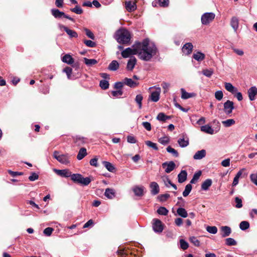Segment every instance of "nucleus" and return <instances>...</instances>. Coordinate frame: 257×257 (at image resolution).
I'll return each mask as SVG.
<instances>
[{
    "label": "nucleus",
    "instance_id": "f257e3e1",
    "mask_svg": "<svg viewBox=\"0 0 257 257\" xmlns=\"http://www.w3.org/2000/svg\"><path fill=\"white\" fill-rule=\"evenodd\" d=\"M157 52L156 46L154 43H150L148 39L138 42V55L141 59L149 61L156 55Z\"/></svg>",
    "mask_w": 257,
    "mask_h": 257
},
{
    "label": "nucleus",
    "instance_id": "f03ea898",
    "mask_svg": "<svg viewBox=\"0 0 257 257\" xmlns=\"http://www.w3.org/2000/svg\"><path fill=\"white\" fill-rule=\"evenodd\" d=\"M54 172L59 176L68 178L71 177V180L75 183L81 184L83 186L88 185L91 181L90 177L84 178L80 174H71L68 169L57 170L54 169Z\"/></svg>",
    "mask_w": 257,
    "mask_h": 257
},
{
    "label": "nucleus",
    "instance_id": "7ed1b4c3",
    "mask_svg": "<svg viewBox=\"0 0 257 257\" xmlns=\"http://www.w3.org/2000/svg\"><path fill=\"white\" fill-rule=\"evenodd\" d=\"M116 39L119 43H127L131 40L130 33L125 29L119 30L116 33Z\"/></svg>",
    "mask_w": 257,
    "mask_h": 257
},
{
    "label": "nucleus",
    "instance_id": "20e7f679",
    "mask_svg": "<svg viewBox=\"0 0 257 257\" xmlns=\"http://www.w3.org/2000/svg\"><path fill=\"white\" fill-rule=\"evenodd\" d=\"M53 157L59 162L62 164L67 165L70 163V156L68 154L59 155L58 151H54Z\"/></svg>",
    "mask_w": 257,
    "mask_h": 257
},
{
    "label": "nucleus",
    "instance_id": "39448f33",
    "mask_svg": "<svg viewBox=\"0 0 257 257\" xmlns=\"http://www.w3.org/2000/svg\"><path fill=\"white\" fill-rule=\"evenodd\" d=\"M214 123L216 122L218 124V126L216 128L215 130H214L211 126L209 124L202 125L200 127V130L202 132L205 133L209 135H213L217 133L220 130V123L217 120L213 121Z\"/></svg>",
    "mask_w": 257,
    "mask_h": 257
},
{
    "label": "nucleus",
    "instance_id": "423d86ee",
    "mask_svg": "<svg viewBox=\"0 0 257 257\" xmlns=\"http://www.w3.org/2000/svg\"><path fill=\"white\" fill-rule=\"evenodd\" d=\"M136 54H138V42L136 43L132 48H127L121 52V55L123 58H127Z\"/></svg>",
    "mask_w": 257,
    "mask_h": 257
},
{
    "label": "nucleus",
    "instance_id": "0eeeda50",
    "mask_svg": "<svg viewBox=\"0 0 257 257\" xmlns=\"http://www.w3.org/2000/svg\"><path fill=\"white\" fill-rule=\"evenodd\" d=\"M52 15L57 19H59L62 17H64L66 18L72 22H74V20L73 18L70 17V16L66 15L64 12L60 11L58 9H53L51 10Z\"/></svg>",
    "mask_w": 257,
    "mask_h": 257
},
{
    "label": "nucleus",
    "instance_id": "6e6552de",
    "mask_svg": "<svg viewBox=\"0 0 257 257\" xmlns=\"http://www.w3.org/2000/svg\"><path fill=\"white\" fill-rule=\"evenodd\" d=\"M215 18V14L213 13H206L201 17V23L203 25H207Z\"/></svg>",
    "mask_w": 257,
    "mask_h": 257
},
{
    "label": "nucleus",
    "instance_id": "1a4fd4ad",
    "mask_svg": "<svg viewBox=\"0 0 257 257\" xmlns=\"http://www.w3.org/2000/svg\"><path fill=\"white\" fill-rule=\"evenodd\" d=\"M234 108V103L232 101L228 100L224 103L223 109L226 114L229 115L231 114Z\"/></svg>",
    "mask_w": 257,
    "mask_h": 257
},
{
    "label": "nucleus",
    "instance_id": "9d476101",
    "mask_svg": "<svg viewBox=\"0 0 257 257\" xmlns=\"http://www.w3.org/2000/svg\"><path fill=\"white\" fill-rule=\"evenodd\" d=\"M176 165L173 161L166 162L162 164V167L165 169V172L169 173L174 170Z\"/></svg>",
    "mask_w": 257,
    "mask_h": 257
},
{
    "label": "nucleus",
    "instance_id": "9b49d317",
    "mask_svg": "<svg viewBox=\"0 0 257 257\" xmlns=\"http://www.w3.org/2000/svg\"><path fill=\"white\" fill-rule=\"evenodd\" d=\"M153 223V228L156 232H161L163 230L162 222L158 219H154Z\"/></svg>",
    "mask_w": 257,
    "mask_h": 257
},
{
    "label": "nucleus",
    "instance_id": "f8f14e48",
    "mask_svg": "<svg viewBox=\"0 0 257 257\" xmlns=\"http://www.w3.org/2000/svg\"><path fill=\"white\" fill-rule=\"evenodd\" d=\"M132 190L137 196L141 197L144 195L145 187L143 186H135Z\"/></svg>",
    "mask_w": 257,
    "mask_h": 257
},
{
    "label": "nucleus",
    "instance_id": "ddd939ff",
    "mask_svg": "<svg viewBox=\"0 0 257 257\" xmlns=\"http://www.w3.org/2000/svg\"><path fill=\"white\" fill-rule=\"evenodd\" d=\"M161 88H156V90L153 91L150 95V99L153 102H157L160 98V94L161 93Z\"/></svg>",
    "mask_w": 257,
    "mask_h": 257
},
{
    "label": "nucleus",
    "instance_id": "4468645a",
    "mask_svg": "<svg viewBox=\"0 0 257 257\" xmlns=\"http://www.w3.org/2000/svg\"><path fill=\"white\" fill-rule=\"evenodd\" d=\"M59 27L60 29H63L69 36L70 38H77L78 37V34L75 31L69 29L67 27L62 25H59Z\"/></svg>",
    "mask_w": 257,
    "mask_h": 257
},
{
    "label": "nucleus",
    "instance_id": "2eb2a0df",
    "mask_svg": "<svg viewBox=\"0 0 257 257\" xmlns=\"http://www.w3.org/2000/svg\"><path fill=\"white\" fill-rule=\"evenodd\" d=\"M151 193L153 195H156L159 193L160 188L158 183L156 182H152L150 184Z\"/></svg>",
    "mask_w": 257,
    "mask_h": 257
},
{
    "label": "nucleus",
    "instance_id": "dca6fc26",
    "mask_svg": "<svg viewBox=\"0 0 257 257\" xmlns=\"http://www.w3.org/2000/svg\"><path fill=\"white\" fill-rule=\"evenodd\" d=\"M230 25L233 29L235 33H237V31L239 27V20L236 17H232L230 20Z\"/></svg>",
    "mask_w": 257,
    "mask_h": 257
},
{
    "label": "nucleus",
    "instance_id": "f3484780",
    "mask_svg": "<svg viewBox=\"0 0 257 257\" xmlns=\"http://www.w3.org/2000/svg\"><path fill=\"white\" fill-rule=\"evenodd\" d=\"M125 8L127 11L133 12L137 9L136 2L127 0L125 3Z\"/></svg>",
    "mask_w": 257,
    "mask_h": 257
},
{
    "label": "nucleus",
    "instance_id": "a211bd4d",
    "mask_svg": "<svg viewBox=\"0 0 257 257\" xmlns=\"http://www.w3.org/2000/svg\"><path fill=\"white\" fill-rule=\"evenodd\" d=\"M248 94L250 100H254L255 99V95H257V87H251L248 90Z\"/></svg>",
    "mask_w": 257,
    "mask_h": 257
},
{
    "label": "nucleus",
    "instance_id": "6ab92c4d",
    "mask_svg": "<svg viewBox=\"0 0 257 257\" xmlns=\"http://www.w3.org/2000/svg\"><path fill=\"white\" fill-rule=\"evenodd\" d=\"M136 58L134 57H131L127 62L126 65V69L128 71H132L134 68L136 64Z\"/></svg>",
    "mask_w": 257,
    "mask_h": 257
},
{
    "label": "nucleus",
    "instance_id": "aec40b11",
    "mask_svg": "<svg viewBox=\"0 0 257 257\" xmlns=\"http://www.w3.org/2000/svg\"><path fill=\"white\" fill-rule=\"evenodd\" d=\"M193 49V45L191 43H186L182 48V52L186 55L191 53Z\"/></svg>",
    "mask_w": 257,
    "mask_h": 257
},
{
    "label": "nucleus",
    "instance_id": "412c9836",
    "mask_svg": "<svg viewBox=\"0 0 257 257\" xmlns=\"http://www.w3.org/2000/svg\"><path fill=\"white\" fill-rule=\"evenodd\" d=\"M206 155V152L205 150L202 149L201 150L197 151L193 156V159L194 160H201L204 158Z\"/></svg>",
    "mask_w": 257,
    "mask_h": 257
},
{
    "label": "nucleus",
    "instance_id": "4be33fe9",
    "mask_svg": "<svg viewBox=\"0 0 257 257\" xmlns=\"http://www.w3.org/2000/svg\"><path fill=\"white\" fill-rule=\"evenodd\" d=\"M224 87L227 91L232 94H234L237 91V89L230 83L225 82L224 83Z\"/></svg>",
    "mask_w": 257,
    "mask_h": 257
},
{
    "label": "nucleus",
    "instance_id": "5701e85b",
    "mask_svg": "<svg viewBox=\"0 0 257 257\" xmlns=\"http://www.w3.org/2000/svg\"><path fill=\"white\" fill-rule=\"evenodd\" d=\"M181 98L184 99H188L194 97L196 94L194 93H188L184 88L181 89Z\"/></svg>",
    "mask_w": 257,
    "mask_h": 257
},
{
    "label": "nucleus",
    "instance_id": "b1692460",
    "mask_svg": "<svg viewBox=\"0 0 257 257\" xmlns=\"http://www.w3.org/2000/svg\"><path fill=\"white\" fill-rule=\"evenodd\" d=\"M124 84L130 87H135L138 85V83L133 81L131 78H125L123 80Z\"/></svg>",
    "mask_w": 257,
    "mask_h": 257
},
{
    "label": "nucleus",
    "instance_id": "393cba45",
    "mask_svg": "<svg viewBox=\"0 0 257 257\" xmlns=\"http://www.w3.org/2000/svg\"><path fill=\"white\" fill-rule=\"evenodd\" d=\"M222 233L221 234L222 237H225L230 235L231 232L230 227L227 226H222L220 228Z\"/></svg>",
    "mask_w": 257,
    "mask_h": 257
},
{
    "label": "nucleus",
    "instance_id": "a878e982",
    "mask_svg": "<svg viewBox=\"0 0 257 257\" xmlns=\"http://www.w3.org/2000/svg\"><path fill=\"white\" fill-rule=\"evenodd\" d=\"M212 181L210 179L205 180L201 185V189L203 190L207 191L209 188L211 186Z\"/></svg>",
    "mask_w": 257,
    "mask_h": 257
},
{
    "label": "nucleus",
    "instance_id": "bb28decb",
    "mask_svg": "<svg viewBox=\"0 0 257 257\" xmlns=\"http://www.w3.org/2000/svg\"><path fill=\"white\" fill-rule=\"evenodd\" d=\"M187 173L185 170H182L178 175V182L182 183L187 179Z\"/></svg>",
    "mask_w": 257,
    "mask_h": 257
},
{
    "label": "nucleus",
    "instance_id": "cd10ccee",
    "mask_svg": "<svg viewBox=\"0 0 257 257\" xmlns=\"http://www.w3.org/2000/svg\"><path fill=\"white\" fill-rule=\"evenodd\" d=\"M62 61L63 62L67 63L68 64H72L74 62V59L72 57V56L67 54H65L62 58Z\"/></svg>",
    "mask_w": 257,
    "mask_h": 257
},
{
    "label": "nucleus",
    "instance_id": "c85d7f7f",
    "mask_svg": "<svg viewBox=\"0 0 257 257\" xmlns=\"http://www.w3.org/2000/svg\"><path fill=\"white\" fill-rule=\"evenodd\" d=\"M245 170V169L243 168L240 170L236 175H235V177L233 179V183H232V186H235L237 185L238 183V180L239 178L241 177V175L242 174L243 171Z\"/></svg>",
    "mask_w": 257,
    "mask_h": 257
},
{
    "label": "nucleus",
    "instance_id": "c756f323",
    "mask_svg": "<svg viewBox=\"0 0 257 257\" xmlns=\"http://www.w3.org/2000/svg\"><path fill=\"white\" fill-rule=\"evenodd\" d=\"M104 195L107 198L112 199L115 196V191L112 189L107 188L105 190Z\"/></svg>",
    "mask_w": 257,
    "mask_h": 257
},
{
    "label": "nucleus",
    "instance_id": "7c9ffc66",
    "mask_svg": "<svg viewBox=\"0 0 257 257\" xmlns=\"http://www.w3.org/2000/svg\"><path fill=\"white\" fill-rule=\"evenodd\" d=\"M86 155H87L86 149L84 148H82L79 151V152L77 156V159L78 160H81Z\"/></svg>",
    "mask_w": 257,
    "mask_h": 257
},
{
    "label": "nucleus",
    "instance_id": "2f4dec72",
    "mask_svg": "<svg viewBox=\"0 0 257 257\" xmlns=\"http://www.w3.org/2000/svg\"><path fill=\"white\" fill-rule=\"evenodd\" d=\"M119 67V64L116 60H113L109 65L108 69L111 71H116Z\"/></svg>",
    "mask_w": 257,
    "mask_h": 257
},
{
    "label": "nucleus",
    "instance_id": "473e14b6",
    "mask_svg": "<svg viewBox=\"0 0 257 257\" xmlns=\"http://www.w3.org/2000/svg\"><path fill=\"white\" fill-rule=\"evenodd\" d=\"M102 164L106 169L110 172H113L115 171L114 166L110 162L107 161L102 162Z\"/></svg>",
    "mask_w": 257,
    "mask_h": 257
},
{
    "label": "nucleus",
    "instance_id": "72a5a7b5",
    "mask_svg": "<svg viewBox=\"0 0 257 257\" xmlns=\"http://www.w3.org/2000/svg\"><path fill=\"white\" fill-rule=\"evenodd\" d=\"M193 58L198 61H201L204 59L205 55L201 52H198L193 55Z\"/></svg>",
    "mask_w": 257,
    "mask_h": 257
},
{
    "label": "nucleus",
    "instance_id": "f704fd0d",
    "mask_svg": "<svg viewBox=\"0 0 257 257\" xmlns=\"http://www.w3.org/2000/svg\"><path fill=\"white\" fill-rule=\"evenodd\" d=\"M177 214L182 217L186 218L188 216L187 211L183 208L180 207L177 210Z\"/></svg>",
    "mask_w": 257,
    "mask_h": 257
},
{
    "label": "nucleus",
    "instance_id": "c9c22d12",
    "mask_svg": "<svg viewBox=\"0 0 257 257\" xmlns=\"http://www.w3.org/2000/svg\"><path fill=\"white\" fill-rule=\"evenodd\" d=\"M84 63L88 66H92L97 63V61L94 59H87L86 58H84Z\"/></svg>",
    "mask_w": 257,
    "mask_h": 257
},
{
    "label": "nucleus",
    "instance_id": "e433bc0d",
    "mask_svg": "<svg viewBox=\"0 0 257 257\" xmlns=\"http://www.w3.org/2000/svg\"><path fill=\"white\" fill-rule=\"evenodd\" d=\"M178 143L180 147L182 148H184L188 146L189 140L188 139L187 140H185L184 138H180L178 140Z\"/></svg>",
    "mask_w": 257,
    "mask_h": 257
},
{
    "label": "nucleus",
    "instance_id": "4c0bfd02",
    "mask_svg": "<svg viewBox=\"0 0 257 257\" xmlns=\"http://www.w3.org/2000/svg\"><path fill=\"white\" fill-rule=\"evenodd\" d=\"M222 123L225 127H229L235 123L233 119H228L222 121Z\"/></svg>",
    "mask_w": 257,
    "mask_h": 257
},
{
    "label": "nucleus",
    "instance_id": "58836bf2",
    "mask_svg": "<svg viewBox=\"0 0 257 257\" xmlns=\"http://www.w3.org/2000/svg\"><path fill=\"white\" fill-rule=\"evenodd\" d=\"M158 141L160 144L166 145L169 143L170 138L169 137L165 136L159 139Z\"/></svg>",
    "mask_w": 257,
    "mask_h": 257
},
{
    "label": "nucleus",
    "instance_id": "ea45409f",
    "mask_svg": "<svg viewBox=\"0 0 257 257\" xmlns=\"http://www.w3.org/2000/svg\"><path fill=\"white\" fill-rule=\"evenodd\" d=\"M192 187L190 184H187L185 186L184 191L183 192V195L184 197H187L190 193L192 190Z\"/></svg>",
    "mask_w": 257,
    "mask_h": 257
},
{
    "label": "nucleus",
    "instance_id": "a19ab883",
    "mask_svg": "<svg viewBox=\"0 0 257 257\" xmlns=\"http://www.w3.org/2000/svg\"><path fill=\"white\" fill-rule=\"evenodd\" d=\"M202 73L205 76L209 78L213 74V70L211 68L203 69L202 71Z\"/></svg>",
    "mask_w": 257,
    "mask_h": 257
},
{
    "label": "nucleus",
    "instance_id": "79ce46f5",
    "mask_svg": "<svg viewBox=\"0 0 257 257\" xmlns=\"http://www.w3.org/2000/svg\"><path fill=\"white\" fill-rule=\"evenodd\" d=\"M239 227L242 230H245L249 227V223L246 221H242L239 224Z\"/></svg>",
    "mask_w": 257,
    "mask_h": 257
},
{
    "label": "nucleus",
    "instance_id": "37998d69",
    "mask_svg": "<svg viewBox=\"0 0 257 257\" xmlns=\"http://www.w3.org/2000/svg\"><path fill=\"white\" fill-rule=\"evenodd\" d=\"M166 150L168 153L172 154L173 156L175 157H178L179 156V153L178 152L171 146H168L166 148Z\"/></svg>",
    "mask_w": 257,
    "mask_h": 257
},
{
    "label": "nucleus",
    "instance_id": "c03bdc74",
    "mask_svg": "<svg viewBox=\"0 0 257 257\" xmlns=\"http://www.w3.org/2000/svg\"><path fill=\"white\" fill-rule=\"evenodd\" d=\"M201 175V172L200 171L195 173L194 174L193 178L190 181V183H192V184L195 183V182L199 179Z\"/></svg>",
    "mask_w": 257,
    "mask_h": 257
},
{
    "label": "nucleus",
    "instance_id": "a18cd8bd",
    "mask_svg": "<svg viewBox=\"0 0 257 257\" xmlns=\"http://www.w3.org/2000/svg\"><path fill=\"white\" fill-rule=\"evenodd\" d=\"M143 97L142 95H141V94L137 95L136 98H135V101L138 103V104L139 105V108L140 109L142 108V101L143 100Z\"/></svg>",
    "mask_w": 257,
    "mask_h": 257
},
{
    "label": "nucleus",
    "instance_id": "49530a36",
    "mask_svg": "<svg viewBox=\"0 0 257 257\" xmlns=\"http://www.w3.org/2000/svg\"><path fill=\"white\" fill-rule=\"evenodd\" d=\"M169 211L164 207H160L157 210V213L160 215H167Z\"/></svg>",
    "mask_w": 257,
    "mask_h": 257
},
{
    "label": "nucleus",
    "instance_id": "de8ad7c7",
    "mask_svg": "<svg viewBox=\"0 0 257 257\" xmlns=\"http://www.w3.org/2000/svg\"><path fill=\"white\" fill-rule=\"evenodd\" d=\"M99 85L102 89L105 90L109 87V83L106 80H102L100 81Z\"/></svg>",
    "mask_w": 257,
    "mask_h": 257
},
{
    "label": "nucleus",
    "instance_id": "09e8293b",
    "mask_svg": "<svg viewBox=\"0 0 257 257\" xmlns=\"http://www.w3.org/2000/svg\"><path fill=\"white\" fill-rule=\"evenodd\" d=\"M145 144L149 147L153 148L155 150H158V148L156 143H154L150 141H147L145 142Z\"/></svg>",
    "mask_w": 257,
    "mask_h": 257
},
{
    "label": "nucleus",
    "instance_id": "8fccbe9b",
    "mask_svg": "<svg viewBox=\"0 0 257 257\" xmlns=\"http://www.w3.org/2000/svg\"><path fill=\"white\" fill-rule=\"evenodd\" d=\"M206 230L210 233L215 234L217 232V228L215 226H208Z\"/></svg>",
    "mask_w": 257,
    "mask_h": 257
},
{
    "label": "nucleus",
    "instance_id": "3c124183",
    "mask_svg": "<svg viewBox=\"0 0 257 257\" xmlns=\"http://www.w3.org/2000/svg\"><path fill=\"white\" fill-rule=\"evenodd\" d=\"M226 244L229 246L236 245V241L232 238H227L225 239Z\"/></svg>",
    "mask_w": 257,
    "mask_h": 257
},
{
    "label": "nucleus",
    "instance_id": "603ef678",
    "mask_svg": "<svg viewBox=\"0 0 257 257\" xmlns=\"http://www.w3.org/2000/svg\"><path fill=\"white\" fill-rule=\"evenodd\" d=\"M83 30L85 31L86 36L88 38H90L91 39H92V40L94 39L95 37H94L93 33L90 30H89V29H88L87 28H84L83 29Z\"/></svg>",
    "mask_w": 257,
    "mask_h": 257
},
{
    "label": "nucleus",
    "instance_id": "864d4df0",
    "mask_svg": "<svg viewBox=\"0 0 257 257\" xmlns=\"http://www.w3.org/2000/svg\"><path fill=\"white\" fill-rule=\"evenodd\" d=\"M70 11L77 14H81L83 13L82 9L78 6H76L75 8L71 9Z\"/></svg>",
    "mask_w": 257,
    "mask_h": 257
},
{
    "label": "nucleus",
    "instance_id": "5fc2aeb1",
    "mask_svg": "<svg viewBox=\"0 0 257 257\" xmlns=\"http://www.w3.org/2000/svg\"><path fill=\"white\" fill-rule=\"evenodd\" d=\"M168 118V117L162 112L159 113L157 117V119L160 121H165Z\"/></svg>",
    "mask_w": 257,
    "mask_h": 257
},
{
    "label": "nucleus",
    "instance_id": "6e6d98bb",
    "mask_svg": "<svg viewBox=\"0 0 257 257\" xmlns=\"http://www.w3.org/2000/svg\"><path fill=\"white\" fill-rule=\"evenodd\" d=\"M170 197L169 194H164L158 196V198L161 202H164L167 200L168 198Z\"/></svg>",
    "mask_w": 257,
    "mask_h": 257
},
{
    "label": "nucleus",
    "instance_id": "4d7b16f0",
    "mask_svg": "<svg viewBox=\"0 0 257 257\" xmlns=\"http://www.w3.org/2000/svg\"><path fill=\"white\" fill-rule=\"evenodd\" d=\"M190 242L196 246H199L200 245V242L199 240L194 236H192L190 238Z\"/></svg>",
    "mask_w": 257,
    "mask_h": 257
},
{
    "label": "nucleus",
    "instance_id": "13d9d810",
    "mask_svg": "<svg viewBox=\"0 0 257 257\" xmlns=\"http://www.w3.org/2000/svg\"><path fill=\"white\" fill-rule=\"evenodd\" d=\"M235 202L236 203V204L235 205V207L237 208H240L242 207V200L240 198H239L238 197H236L235 198Z\"/></svg>",
    "mask_w": 257,
    "mask_h": 257
},
{
    "label": "nucleus",
    "instance_id": "bf43d9fd",
    "mask_svg": "<svg viewBox=\"0 0 257 257\" xmlns=\"http://www.w3.org/2000/svg\"><path fill=\"white\" fill-rule=\"evenodd\" d=\"M72 68H71L69 67H66V68H65L63 69V72L66 73V74L67 76V78L69 79H71V75L72 73Z\"/></svg>",
    "mask_w": 257,
    "mask_h": 257
},
{
    "label": "nucleus",
    "instance_id": "052dcab7",
    "mask_svg": "<svg viewBox=\"0 0 257 257\" xmlns=\"http://www.w3.org/2000/svg\"><path fill=\"white\" fill-rule=\"evenodd\" d=\"M180 246L182 249L185 250L188 248L189 245L188 243L184 239H180Z\"/></svg>",
    "mask_w": 257,
    "mask_h": 257
},
{
    "label": "nucleus",
    "instance_id": "680f3d73",
    "mask_svg": "<svg viewBox=\"0 0 257 257\" xmlns=\"http://www.w3.org/2000/svg\"><path fill=\"white\" fill-rule=\"evenodd\" d=\"M223 92L221 90L217 91L215 93V97L218 100H220L223 98Z\"/></svg>",
    "mask_w": 257,
    "mask_h": 257
},
{
    "label": "nucleus",
    "instance_id": "e2e57ef3",
    "mask_svg": "<svg viewBox=\"0 0 257 257\" xmlns=\"http://www.w3.org/2000/svg\"><path fill=\"white\" fill-rule=\"evenodd\" d=\"M84 43L88 47L90 48H93L96 46V44L95 42L92 41L91 40H85L84 41Z\"/></svg>",
    "mask_w": 257,
    "mask_h": 257
},
{
    "label": "nucleus",
    "instance_id": "0e129e2a",
    "mask_svg": "<svg viewBox=\"0 0 257 257\" xmlns=\"http://www.w3.org/2000/svg\"><path fill=\"white\" fill-rule=\"evenodd\" d=\"M53 230V228L51 227H47L44 230L43 233L47 236H50Z\"/></svg>",
    "mask_w": 257,
    "mask_h": 257
},
{
    "label": "nucleus",
    "instance_id": "69168bd1",
    "mask_svg": "<svg viewBox=\"0 0 257 257\" xmlns=\"http://www.w3.org/2000/svg\"><path fill=\"white\" fill-rule=\"evenodd\" d=\"M39 178V175L36 173H32L31 175L29 177V179L31 181H34L37 180Z\"/></svg>",
    "mask_w": 257,
    "mask_h": 257
},
{
    "label": "nucleus",
    "instance_id": "338daca9",
    "mask_svg": "<svg viewBox=\"0 0 257 257\" xmlns=\"http://www.w3.org/2000/svg\"><path fill=\"white\" fill-rule=\"evenodd\" d=\"M158 3L160 6L166 7L169 5V0H158Z\"/></svg>",
    "mask_w": 257,
    "mask_h": 257
},
{
    "label": "nucleus",
    "instance_id": "774afa93",
    "mask_svg": "<svg viewBox=\"0 0 257 257\" xmlns=\"http://www.w3.org/2000/svg\"><path fill=\"white\" fill-rule=\"evenodd\" d=\"M250 178L251 182L257 186V173L255 174H251L250 175Z\"/></svg>",
    "mask_w": 257,
    "mask_h": 257
}]
</instances>
